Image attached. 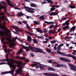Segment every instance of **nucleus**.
I'll return each instance as SVG.
<instances>
[{
	"label": "nucleus",
	"mask_w": 76,
	"mask_h": 76,
	"mask_svg": "<svg viewBox=\"0 0 76 76\" xmlns=\"http://www.w3.org/2000/svg\"><path fill=\"white\" fill-rule=\"evenodd\" d=\"M27 41L30 42H31L32 41V39L31 38V37L29 35H28L27 36Z\"/></svg>",
	"instance_id": "nucleus-17"
},
{
	"label": "nucleus",
	"mask_w": 76,
	"mask_h": 76,
	"mask_svg": "<svg viewBox=\"0 0 76 76\" xmlns=\"http://www.w3.org/2000/svg\"><path fill=\"white\" fill-rule=\"evenodd\" d=\"M12 63H8V64L9 66L10 67H12V69L11 70V71H9L10 73L12 74V75H13L14 73V72L15 69H16V65L14 64H12Z\"/></svg>",
	"instance_id": "nucleus-1"
},
{
	"label": "nucleus",
	"mask_w": 76,
	"mask_h": 76,
	"mask_svg": "<svg viewBox=\"0 0 76 76\" xmlns=\"http://www.w3.org/2000/svg\"><path fill=\"white\" fill-rule=\"evenodd\" d=\"M46 51L48 53H50V54H53V52H51V50L50 49H48L46 50Z\"/></svg>",
	"instance_id": "nucleus-34"
},
{
	"label": "nucleus",
	"mask_w": 76,
	"mask_h": 76,
	"mask_svg": "<svg viewBox=\"0 0 76 76\" xmlns=\"http://www.w3.org/2000/svg\"><path fill=\"white\" fill-rule=\"evenodd\" d=\"M8 54H7V53H6L5 56V57L8 60H9V59H8Z\"/></svg>",
	"instance_id": "nucleus-48"
},
{
	"label": "nucleus",
	"mask_w": 76,
	"mask_h": 76,
	"mask_svg": "<svg viewBox=\"0 0 76 76\" xmlns=\"http://www.w3.org/2000/svg\"><path fill=\"white\" fill-rule=\"evenodd\" d=\"M50 42L51 44H54V43H56V41L53 40L50 41Z\"/></svg>",
	"instance_id": "nucleus-50"
},
{
	"label": "nucleus",
	"mask_w": 76,
	"mask_h": 76,
	"mask_svg": "<svg viewBox=\"0 0 76 76\" xmlns=\"http://www.w3.org/2000/svg\"><path fill=\"white\" fill-rule=\"evenodd\" d=\"M16 39H17V37H15L12 39V41L13 42H15V41H16Z\"/></svg>",
	"instance_id": "nucleus-41"
},
{
	"label": "nucleus",
	"mask_w": 76,
	"mask_h": 76,
	"mask_svg": "<svg viewBox=\"0 0 76 76\" xmlns=\"http://www.w3.org/2000/svg\"><path fill=\"white\" fill-rule=\"evenodd\" d=\"M75 29H76V26H73V27H72L70 29L69 32H70V31H74V30H75Z\"/></svg>",
	"instance_id": "nucleus-27"
},
{
	"label": "nucleus",
	"mask_w": 76,
	"mask_h": 76,
	"mask_svg": "<svg viewBox=\"0 0 76 76\" xmlns=\"http://www.w3.org/2000/svg\"><path fill=\"white\" fill-rule=\"evenodd\" d=\"M43 75H45V76H58V75L51 73H44Z\"/></svg>",
	"instance_id": "nucleus-5"
},
{
	"label": "nucleus",
	"mask_w": 76,
	"mask_h": 76,
	"mask_svg": "<svg viewBox=\"0 0 76 76\" xmlns=\"http://www.w3.org/2000/svg\"><path fill=\"white\" fill-rule=\"evenodd\" d=\"M54 26V25H50L49 27V28L50 29H52V28H53Z\"/></svg>",
	"instance_id": "nucleus-52"
},
{
	"label": "nucleus",
	"mask_w": 76,
	"mask_h": 76,
	"mask_svg": "<svg viewBox=\"0 0 76 76\" xmlns=\"http://www.w3.org/2000/svg\"><path fill=\"white\" fill-rule=\"evenodd\" d=\"M3 48L6 51H7L8 52L9 54H10V51H12V50L11 49H9L7 50V47L6 45H4Z\"/></svg>",
	"instance_id": "nucleus-13"
},
{
	"label": "nucleus",
	"mask_w": 76,
	"mask_h": 76,
	"mask_svg": "<svg viewBox=\"0 0 76 76\" xmlns=\"http://www.w3.org/2000/svg\"><path fill=\"white\" fill-rule=\"evenodd\" d=\"M55 9L56 8H55V7H52L50 8V12L54 11V10H55Z\"/></svg>",
	"instance_id": "nucleus-44"
},
{
	"label": "nucleus",
	"mask_w": 76,
	"mask_h": 76,
	"mask_svg": "<svg viewBox=\"0 0 76 76\" xmlns=\"http://www.w3.org/2000/svg\"><path fill=\"white\" fill-rule=\"evenodd\" d=\"M24 15V14L22 13V12H20L18 13V14H17V16L18 17H21V16Z\"/></svg>",
	"instance_id": "nucleus-18"
},
{
	"label": "nucleus",
	"mask_w": 76,
	"mask_h": 76,
	"mask_svg": "<svg viewBox=\"0 0 76 76\" xmlns=\"http://www.w3.org/2000/svg\"><path fill=\"white\" fill-rule=\"evenodd\" d=\"M5 23H6L4 22L3 26H2L1 23L0 22V28L2 30H3V29H6V26Z\"/></svg>",
	"instance_id": "nucleus-8"
},
{
	"label": "nucleus",
	"mask_w": 76,
	"mask_h": 76,
	"mask_svg": "<svg viewBox=\"0 0 76 76\" xmlns=\"http://www.w3.org/2000/svg\"><path fill=\"white\" fill-rule=\"evenodd\" d=\"M30 55L31 57H34V54L33 53H31L30 54Z\"/></svg>",
	"instance_id": "nucleus-60"
},
{
	"label": "nucleus",
	"mask_w": 76,
	"mask_h": 76,
	"mask_svg": "<svg viewBox=\"0 0 76 76\" xmlns=\"http://www.w3.org/2000/svg\"><path fill=\"white\" fill-rule=\"evenodd\" d=\"M21 31L20 28H18L16 30V32L18 33V32H20Z\"/></svg>",
	"instance_id": "nucleus-42"
},
{
	"label": "nucleus",
	"mask_w": 76,
	"mask_h": 76,
	"mask_svg": "<svg viewBox=\"0 0 76 76\" xmlns=\"http://www.w3.org/2000/svg\"><path fill=\"white\" fill-rule=\"evenodd\" d=\"M24 9H28V10H34L35 9L26 6H24L23 7Z\"/></svg>",
	"instance_id": "nucleus-16"
},
{
	"label": "nucleus",
	"mask_w": 76,
	"mask_h": 76,
	"mask_svg": "<svg viewBox=\"0 0 76 76\" xmlns=\"http://www.w3.org/2000/svg\"><path fill=\"white\" fill-rule=\"evenodd\" d=\"M39 19H40V20H44V19H45V18H44V17L42 15L40 16V17L39 18Z\"/></svg>",
	"instance_id": "nucleus-31"
},
{
	"label": "nucleus",
	"mask_w": 76,
	"mask_h": 76,
	"mask_svg": "<svg viewBox=\"0 0 76 76\" xmlns=\"http://www.w3.org/2000/svg\"><path fill=\"white\" fill-rule=\"evenodd\" d=\"M57 53L58 54H61V55H62V56H66V57H69L70 54H65V53H63L60 52V51L58 50H57Z\"/></svg>",
	"instance_id": "nucleus-9"
},
{
	"label": "nucleus",
	"mask_w": 76,
	"mask_h": 76,
	"mask_svg": "<svg viewBox=\"0 0 76 76\" xmlns=\"http://www.w3.org/2000/svg\"><path fill=\"white\" fill-rule=\"evenodd\" d=\"M65 24L66 25H70V23H69V20L66 21L65 22Z\"/></svg>",
	"instance_id": "nucleus-39"
},
{
	"label": "nucleus",
	"mask_w": 76,
	"mask_h": 76,
	"mask_svg": "<svg viewBox=\"0 0 76 76\" xmlns=\"http://www.w3.org/2000/svg\"><path fill=\"white\" fill-rule=\"evenodd\" d=\"M22 22L23 23H24V24H25L26 25L27 23H26V22L25 21H22Z\"/></svg>",
	"instance_id": "nucleus-63"
},
{
	"label": "nucleus",
	"mask_w": 76,
	"mask_h": 76,
	"mask_svg": "<svg viewBox=\"0 0 76 76\" xmlns=\"http://www.w3.org/2000/svg\"><path fill=\"white\" fill-rule=\"evenodd\" d=\"M0 35H3V31H1V29H0Z\"/></svg>",
	"instance_id": "nucleus-46"
},
{
	"label": "nucleus",
	"mask_w": 76,
	"mask_h": 76,
	"mask_svg": "<svg viewBox=\"0 0 76 76\" xmlns=\"http://www.w3.org/2000/svg\"><path fill=\"white\" fill-rule=\"evenodd\" d=\"M5 40V37H2L1 39V41L2 42H4Z\"/></svg>",
	"instance_id": "nucleus-45"
},
{
	"label": "nucleus",
	"mask_w": 76,
	"mask_h": 76,
	"mask_svg": "<svg viewBox=\"0 0 76 76\" xmlns=\"http://www.w3.org/2000/svg\"><path fill=\"white\" fill-rule=\"evenodd\" d=\"M8 73H10L9 71H7L5 72H2L1 74L2 75H5V74H7Z\"/></svg>",
	"instance_id": "nucleus-32"
},
{
	"label": "nucleus",
	"mask_w": 76,
	"mask_h": 76,
	"mask_svg": "<svg viewBox=\"0 0 76 76\" xmlns=\"http://www.w3.org/2000/svg\"><path fill=\"white\" fill-rule=\"evenodd\" d=\"M63 67V64L60 65L59 64V67Z\"/></svg>",
	"instance_id": "nucleus-64"
},
{
	"label": "nucleus",
	"mask_w": 76,
	"mask_h": 76,
	"mask_svg": "<svg viewBox=\"0 0 76 76\" xmlns=\"http://www.w3.org/2000/svg\"><path fill=\"white\" fill-rule=\"evenodd\" d=\"M28 48L31 51H33L35 53H38L39 51V48H38L35 47H32L30 45H28Z\"/></svg>",
	"instance_id": "nucleus-2"
},
{
	"label": "nucleus",
	"mask_w": 76,
	"mask_h": 76,
	"mask_svg": "<svg viewBox=\"0 0 76 76\" xmlns=\"http://www.w3.org/2000/svg\"><path fill=\"white\" fill-rule=\"evenodd\" d=\"M20 46L21 47H22L23 49H25L26 51H29V47L27 46H25L23 45H21Z\"/></svg>",
	"instance_id": "nucleus-12"
},
{
	"label": "nucleus",
	"mask_w": 76,
	"mask_h": 76,
	"mask_svg": "<svg viewBox=\"0 0 76 76\" xmlns=\"http://www.w3.org/2000/svg\"><path fill=\"white\" fill-rule=\"evenodd\" d=\"M26 27H27V29H28L29 30H31V27H30L29 26V25L26 24Z\"/></svg>",
	"instance_id": "nucleus-38"
},
{
	"label": "nucleus",
	"mask_w": 76,
	"mask_h": 76,
	"mask_svg": "<svg viewBox=\"0 0 76 76\" xmlns=\"http://www.w3.org/2000/svg\"><path fill=\"white\" fill-rule=\"evenodd\" d=\"M36 37L37 38H40L41 39H44V37L42 36H38L37 35H36Z\"/></svg>",
	"instance_id": "nucleus-36"
},
{
	"label": "nucleus",
	"mask_w": 76,
	"mask_h": 76,
	"mask_svg": "<svg viewBox=\"0 0 76 76\" xmlns=\"http://www.w3.org/2000/svg\"><path fill=\"white\" fill-rule=\"evenodd\" d=\"M7 19V18L5 16L4 13L3 12L0 13V20H6Z\"/></svg>",
	"instance_id": "nucleus-3"
},
{
	"label": "nucleus",
	"mask_w": 76,
	"mask_h": 76,
	"mask_svg": "<svg viewBox=\"0 0 76 76\" xmlns=\"http://www.w3.org/2000/svg\"><path fill=\"white\" fill-rule=\"evenodd\" d=\"M47 1L48 3H52V4H54V3L50 0H48Z\"/></svg>",
	"instance_id": "nucleus-43"
},
{
	"label": "nucleus",
	"mask_w": 76,
	"mask_h": 76,
	"mask_svg": "<svg viewBox=\"0 0 76 76\" xmlns=\"http://www.w3.org/2000/svg\"><path fill=\"white\" fill-rule=\"evenodd\" d=\"M30 5L31 7H36L37 5L34 3H31Z\"/></svg>",
	"instance_id": "nucleus-37"
},
{
	"label": "nucleus",
	"mask_w": 76,
	"mask_h": 76,
	"mask_svg": "<svg viewBox=\"0 0 76 76\" xmlns=\"http://www.w3.org/2000/svg\"><path fill=\"white\" fill-rule=\"evenodd\" d=\"M9 60L6 58V59H3V61H8Z\"/></svg>",
	"instance_id": "nucleus-51"
},
{
	"label": "nucleus",
	"mask_w": 76,
	"mask_h": 76,
	"mask_svg": "<svg viewBox=\"0 0 76 76\" xmlns=\"http://www.w3.org/2000/svg\"><path fill=\"white\" fill-rule=\"evenodd\" d=\"M37 65V64H33L31 65V66L34 67H35V66H36Z\"/></svg>",
	"instance_id": "nucleus-47"
},
{
	"label": "nucleus",
	"mask_w": 76,
	"mask_h": 76,
	"mask_svg": "<svg viewBox=\"0 0 76 76\" xmlns=\"http://www.w3.org/2000/svg\"><path fill=\"white\" fill-rule=\"evenodd\" d=\"M7 3H8L9 6H11V7H15V6L13 5V4H12V3H10V1H9V2H8Z\"/></svg>",
	"instance_id": "nucleus-23"
},
{
	"label": "nucleus",
	"mask_w": 76,
	"mask_h": 76,
	"mask_svg": "<svg viewBox=\"0 0 76 76\" xmlns=\"http://www.w3.org/2000/svg\"><path fill=\"white\" fill-rule=\"evenodd\" d=\"M4 9V12H6L8 14V13L7 12V6H1L0 7V11H1V9Z\"/></svg>",
	"instance_id": "nucleus-10"
},
{
	"label": "nucleus",
	"mask_w": 76,
	"mask_h": 76,
	"mask_svg": "<svg viewBox=\"0 0 76 76\" xmlns=\"http://www.w3.org/2000/svg\"><path fill=\"white\" fill-rule=\"evenodd\" d=\"M13 46L12 45H10V48H13Z\"/></svg>",
	"instance_id": "nucleus-61"
},
{
	"label": "nucleus",
	"mask_w": 76,
	"mask_h": 76,
	"mask_svg": "<svg viewBox=\"0 0 76 76\" xmlns=\"http://www.w3.org/2000/svg\"><path fill=\"white\" fill-rule=\"evenodd\" d=\"M75 53H76V50H74L73 51V52L72 53V54H73V55H75Z\"/></svg>",
	"instance_id": "nucleus-49"
},
{
	"label": "nucleus",
	"mask_w": 76,
	"mask_h": 76,
	"mask_svg": "<svg viewBox=\"0 0 76 76\" xmlns=\"http://www.w3.org/2000/svg\"><path fill=\"white\" fill-rule=\"evenodd\" d=\"M69 57H72L75 60H76V57L74 56H73L70 54L69 55Z\"/></svg>",
	"instance_id": "nucleus-28"
},
{
	"label": "nucleus",
	"mask_w": 76,
	"mask_h": 76,
	"mask_svg": "<svg viewBox=\"0 0 76 76\" xmlns=\"http://www.w3.org/2000/svg\"><path fill=\"white\" fill-rule=\"evenodd\" d=\"M69 6V7H70V8H71V9H75L76 8L75 6H73L71 4H70Z\"/></svg>",
	"instance_id": "nucleus-40"
},
{
	"label": "nucleus",
	"mask_w": 76,
	"mask_h": 76,
	"mask_svg": "<svg viewBox=\"0 0 76 76\" xmlns=\"http://www.w3.org/2000/svg\"><path fill=\"white\" fill-rule=\"evenodd\" d=\"M26 33H27L28 34H29L30 35H31V36H32V35H35V34L34 33H31V32L29 31H26Z\"/></svg>",
	"instance_id": "nucleus-26"
},
{
	"label": "nucleus",
	"mask_w": 76,
	"mask_h": 76,
	"mask_svg": "<svg viewBox=\"0 0 76 76\" xmlns=\"http://www.w3.org/2000/svg\"><path fill=\"white\" fill-rule=\"evenodd\" d=\"M11 60L12 62H10L8 63H12V64H14L15 63V62H16V60L12 59H11Z\"/></svg>",
	"instance_id": "nucleus-22"
},
{
	"label": "nucleus",
	"mask_w": 76,
	"mask_h": 76,
	"mask_svg": "<svg viewBox=\"0 0 76 76\" xmlns=\"http://www.w3.org/2000/svg\"><path fill=\"white\" fill-rule=\"evenodd\" d=\"M35 29H36V31H37V32H40V33H42V30H40L39 29H38V28H35Z\"/></svg>",
	"instance_id": "nucleus-33"
},
{
	"label": "nucleus",
	"mask_w": 76,
	"mask_h": 76,
	"mask_svg": "<svg viewBox=\"0 0 76 76\" xmlns=\"http://www.w3.org/2000/svg\"><path fill=\"white\" fill-rule=\"evenodd\" d=\"M39 51H38V53H42L43 54H45V53H46V52H44V51L43 50L40 49H39Z\"/></svg>",
	"instance_id": "nucleus-25"
},
{
	"label": "nucleus",
	"mask_w": 76,
	"mask_h": 76,
	"mask_svg": "<svg viewBox=\"0 0 76 76\" xmlns=\"http://www.w3.org/2000/svg\"><path fill=\"white\" fill-rule=\"evenodd\" d=\"M17 71L19 73H22V69H20V68L18 69Z\"/></svg>",
	"instance_id": "nucleus-35"
},
{
	"label": "nucleus",
	"mask_w": 76,
	"mask_h": 76,
	"mask_svg": "<svg viewBox=\"0 0 76 76\" xmlns=\"http://www.w3.org/2000/svg\"><path fill=\"white\" fill-rule=\"evenodd\" d=\"M23 52H24V51L23 49H22V48H20L16 53V54H17V55H20L21 53H23Z\"/></svg>",
	"instance_id": "nucleus-14"
},
{
	"label": "nucleus",
	"mask_w": 76,
	"mask_h": 76,
	"mask_svg": "<svg viewBox=\"0 0 76 76\" xmlns=\"http://www.w3.org/2000/svg\"><path fill=\"white\" fill-rule=\"evenodd\" d=\"M16 58H18V59H21V60H24V61H26L27 63H28V62H29V60L26 59V58H25L24 57H20V56H16Z\"/></svg>",
	"instance_id": "nucleus-6"
},
{
	"label": "nucleus",
	"mask_w": 76,
	"mask_h": 76,
	"mask_svg": "<svg viewBox=\"0 0 76 76\" xmlns=\"http://www.w3.org/2000/svg\"><path fill=\"white\" fill-rule=\"evenodd\" d=\"M48 69L49 71H53V72H54L55 71V69L53 68L49 67Z\"/></svg>",
	"instance_id": "nucleus-24"
},
{
	"label": "nucleus",
	"mask_w": 76,
	"mask_h": 76,
	"mask_svg": "<svg viewBox=\"0 0 76 76\" xmlns=\"http://www.w3.org/2000/svg\"><path fill=\"white\" fill-rule=\"evenodd\" d=\"M64 39L65 40H66V39H68V37L66 36V37H64Z\"/></svg>",
	"instance_id": "nucleus-62"
},
{
	"label": "nucleus",
	"mask_w": 76,
	"mask_h": 76,
	"mask_svg": "<svg viewBox=\"0 0 76 76\" xmlns=\"http://www.w3.org/2000/svg\"><path fill=\"white\" fill-rule=\"evenodd\" d=\"M59 13V12H52L50 14V16H56L58 15V13Z\"/></svg>",
	"instance_id": "nucleus-15"
},
{
	"label": "nucleus",
	"mask_w": 76,
	"mask_h": 76,
	"mask_svg": "<svg viewBox=\"0 0 76 76\" xmlns=\"http://www.w3.org/2000/svg\"><path fill=\"white\" fill-rule=\"evenodd\" d=\"M57 49L58 50H61V47H60L59 46H58L57 47Z\"/></svg>",
	"instance_id": "nucleus-54"
},
{
	"label": "nucleus",
	"mask_w": 76,
	"mask_h": 76,
	"mask_svg": "<svg viewBox=\"0 0 76 76\" xmlns=\"http://www.w3.org/2000/svg\"><path fill=\"white\" fill-rule=\"evenodd\" d=\"M68 66L69 67H70V69H71V70H73V71H74L75 68V65L73 64H70L68 65Z\"/></svg>",
	"instance_id": "nucleus-11"
},
{
	"label": "nucleus",
	"mask_w": 76,
	"mask_h": 76,
	"mask_svg": "<svg viewBox=\"0 0 76 76\" xmlns=\"http://www.w3.org/2000/svg\"><path fill=\"white\" fill-rule=\"evenodd\" d=\"M44 22H45V23H47V24H48V25H50V24H53L54 23L53 22H48V21H44Z\"/></svg>",
	"instance_id": "nucleus-21"
},
{
	"label": "nucleus",
	"mask_w": 76,
	"mask_h": 76,
	"mask_svg": "<svg viewBox=\"0 0 76 76\" xmlns=\"http://www.w3.org/2000/svg\"><path fill=\"white\" fill-rule=\"evenodd\" d=\"M33 23H34V24H35V25H39L40 24L39 22H37V21H34Z\"/></svg>",
	"instance_id": "nucleus-29"
},
{
	"label": "nucleus",
	"mask_w": 76,
	"mask_h": 76,
	"mask_svg": "<svg viewBox=\"0 0 76 76\" xmlns=\"http://www.w3.org/2000/svg\"><path fill=\"white\" fill-rule=\"evenodd\" d=\"M47 2L45 1H44L43 2H42V4H47Z\"/></svg>",
	"instance_id": "nucleus-57"
},
{
	"label": "nucleus",
	"mask_w": 76,
	"mask_h": 76,
	"mask_svg": "<svg viewBox=\"0 0 76 76\" xmlns=\"http://www.w3.org/2000/svg\"><path fill=\"white\" fill-rule=\"evenodd\" d=\"M45 66L41 65H39V68L41 70H44L45 71V69L44 68Z\"/></svg>",
	"instance_id": "nucleus-19"
},
{
	"label": "nucleus",
	"mask_w": 76,
	"mask_h": 76,
	"mask_svg": "<svg viewBox=\"0 0 76 76\" xmlns=\"http://www.w3.org/2000/svg\"><path fill=\"white\" fill-rule=\"evenodd\" d=\"M67 19V17H64L62 18V20H66Z\"/></svg>",
	"instance_id": "nucleus-53"
},
{
	"label": "nucleus",
	"mask_w": 76,
	"mask_h": 76,
	"mask_svg": "<svg viewBox=\"0 0 76 76\" xmlns=\"http://www.w3.org/2000/svg\"><path fill=\"white\" fill-rule=\"evenodd\" d=\"M59 59L60 60H61V61H65V62H70L71 61L69 59L63 57H61L59 58Z\"/></svg>",
	"instance_id": "nucleus-7"
},
{
	"label": "nucleus",
	"mask_w": 76,
	"mask_h": 76,
	"mask_svg": "<svg viewBox=\"0 0 76 76\" xmlns=\"http://www.w3.org/2000/svg\"><path fill=\"white\" fill-rule=\"evenodd\" d=\"M48 63H52V62L53 61V60H48Z\"/></svg>",
	"instance_id": "nucleus-58"
},
{
	"label": "nucleus",
	"mask_w": 76,
	"mask_h": 76,
	"mask_svg": "<svg viewBox=\"0 0 76 76\" xmlns=\"http://www.w3.org/2000/svg\"><path fill=\"white\" fill-rule=\"evenodd\" d=\"M25 10L27 11L28 12H29V13H34V11L29 10L28 9H25Z\"/></svg>",
	"instance_id": "nucleus-20"
},
{
	"label": "nucleus",
	"mask_w": 76,
	"mask_h": 76,
	"mask_svg": "<svg viewBox=\"0 0 76 76\" xmlns=\"http://www.w3.org/2000/svg\"><path fill=\"white\" fill-rule=\"evenodd\" d=\"M33 41L34 44H38V40H37V39H33Z\"/></svg>",
	"instance_id": "nucleus-30"
},
{
	"label": "nucleus",
	"mask_w": 76,
	"mask_h": 76,
	"mask_svg": "<svg viewBox=\"0 0 76 76\" xmlns=\"http://www.w3.org/2000/svg\"><path fill=\"white\" fill-rule=\"evenodd\" d=\"M53 30H50V31L49 32V34H52L53 33Z\"/></svg>",
	"instance_id": "nucleus-55"
},
{
	"label": "nucleus",
	"mask_w": 76,
	"mask_h": 76,
	"mask_svg": "<svg viewBox=\"0 0 76 76\" xmlns=\"http://www.w3.org/2000/svg\"><path fill=\"white\" fill-rule=\"evenodd\" d=\"M63 45H64V44L62 43V44H60V45L59 46V47H63Z\"/></svg>",
	"instance_id": "nucleus-56"
},
{
	"label": "nucleus",
	"mask_w": 76,
	"mask_h": 76,
	"mask_svg": "<svg viewBox=\"0 0 76 76\" xmlns=\"http://www.w3.org/2000/svg\"><path fill=\"white\" fill-rule=\"evenodd\" d=\"M16 62L17 64L18 67L22 70L23 67V65H22V63L19 61H16Z\"/></svg>",
	"instance_id": "nucleus-4"
},
{
	"label": "nucleus",
	"mask_w": 76,
	"mask_h": 76,
	"mask_svg": "<svg viewBox=\"0 0 76 76\" xmlns=\"http://www.w3.org/2000/svg\"><path fill=\"white\" fill-rule=\"evenodd\" d=\"M17 23H18L19 25H22V22L20 21H18Z\"/></svg>",
	"instance_id": "nucleus-59"
}]
</instances>
